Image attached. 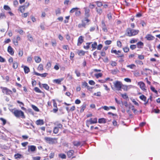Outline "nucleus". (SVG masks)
<instances>
[{
    "label": "nucleus",
    "mask_w": 160,
    "mask_h": 160,
    "mask_svg": "<svg viewBox=\"0 0 160 160\" xmlns=\"http://www.w3.org/2000/svg\"><path fill=\"white\" fill-rule=\"evenodd\" d=\"M73 143L74 146L78 147L80 145V143L78 141H74L73 142Z\"/></svg>",
    "instance_id": "obj_32"
},
{
    "label": "nucleus",
    "mask_w": 160,
    "mask_h": 160,
    "mask_svg": "<svg viewBox=\"0 0 160 160\" xmlns=\"http://www.w3.org/2000/svg\"><path fill=\"white\" fill-rule=\"evenodd\" d=\"M121 95L122 98L124 99H127V98H128V97L126 93L121 94Z\"/></svg>",
    "instance_id": "obj_44"
},
{
    "label": "nucleus",
    "mask_w": 160,
    "mask_h": 160,
    "mask_svg": "<svg viewBox=\"0 0 160 160\" xmlns=\"http://www.w3.org/2000/svg\"><path fill=\"white\" fill-rule=\"evenodd\" d=\"M95 3L97 4L98 7H100L103 5V3L100 1H96Z\"/></svg>",
    "instance_id": "obj_24"
},
{
    "label": "nucleus",
    "mask_w": 160,
    "mask_h": 160,
    "mask_svg": "<svg viewBox=\"0 0 160 160\" xmlns=\"http://www.w3.org/2000/svg\"><path fill=\"white\" fill-rule=\"evenodd\" d=\"M18 3L17 0H15L13 1V5L15 6H17L18 5Z\"/></svg>",
    "instance_id": "obj_60"
},
{
    "label": "nucleus",
    "mask_w": 160,
    "mask_h": 160,
    "mask_svg": "<svg viewBox=\"0 0 160 160\" xmlns=\"http://www.w3.org/2000/svg\"><path fill=\"white\" fill-rule=\"evenodd\" d=\"M102 108H103L105 110L108 111L110 109V108L107 106H104L102 107Z\"/></svg>",
    "instance_id": "obj_59"
},
{
    "label": "nucleus",
    "mask_w": 160,
    "mask_h": 160,
    "mask_svg": "<svg viewBox=\"0 0 160 160\" xmlns=\"http://www.w3.org/2000/svg\"><path fill=\"white\" fill-rule=\"evenodd\" d=\"M86 122H89L90 124H93L96 123L97 122V118H95L93 119L90 118L89 120H87Z\"/></svg>",
    "instance_id": "obj_9"
},
{
    "label": "nucleus",
    "mask_w": 160,
    "mask_h": 160,
    "mask_svg": "<svg viewBox=\"0 0 160 160\" xmlns=\"http://www.w3.org/2000/svg\"><path fill=\"white\" fill-rule=\"evenodd\" d=\"M36 124L37 125H42L44 124V121L43 120L39 119L36 121Z\"/></svg>",
    "instance_id": "obj_16"
},
{
    "label": "nucleus",
    "mask_w": 160,
    "mask_h": 160,
    "mask_svg": "<svg viewBox=\"0 0 160 160\" xmlns=\"http://www.w3.org/2000/svg\"><path fill=\"white\" fill-rule=\"evenodd\" d=\"M34 90L35 91L38 93H41L42 92V91L38 87L35 88Z\"/></svg>",
    "instance_id": "obj_36"
},
{
    "label": "nucleus",
    "mask_w": 160,
    "mask_h": 160,
    "mask_svg": "<svg viewBox=\"0 0 160 160\" xmlns=\"http://www.w3.org/2000/svg\"><path fill=\"white\" fill-rule=\"evenodd\" d=\"M42 87L47 90H48L49 89V87L48 84H42Z\"/></svg>",
    "instance_id": "obj_29"
},
{
    "label": "nucleus",
    "mask_w": 160,
    "mask_h": 160,
    "mask_svg": "<svg viewBox=\"0 0 160 160\" xmlns=\"http://www.w3.org/2000/svg\"><path fill=\"white\" fill-rule=\"evenodd\" d=\"M113 83L115 88H116V89L117 90H121L122 86V84L121 82L118 81H117L115 82H114Z\"/></svg>",
    "instance_id": "obj_5"
},
{
    "label": "nucleus",
    "mask_w": 160,
    "mask_h": 160,
    "mask_svg": "<svg viewBox=\"0 0 160 160\" xmlns=\"http://www.w3.org/2000/svg\"><path fill=\"white\" fill-rule=\"evenodd\" d=\"M0 120H1L2 122V125H5L6 123V121L5 119L3 118H0Z\"/></svg>",
    "instance_id": "obj_40"
},
{
    "label": "nucleus",
    "mask_w": 160,
    "mask_h": 160,
    "mask_svg": "<svg viewBox=\"0 0 160 160\" xmlns=\"http://www.w3.org/2000/svg\"><path fill=\"white\" fill-rule=\"evenodd\" d=\"M137 45L138 48H142V47L143 46V43L142 42L140 41L137 43Z\"/></svg>",
    "instance_id": "obj_20"
},
{
    "label": "nucleus",
    "mask_w": 160,
    "mask_h": 160,
    "mask_svg": "<svg viewBox=\"0 0 160 160\" xmlns=\"http://www.w3.org/2000/svg\"><path fill=\"white\" fill-rule=\"evenodd\" d=\"M150 88L151 90L153 92L156 93H158L157 91L155 89V88L154 87L152 86H151Z\"/></svg>",
    "instance_id": "obj_54"
},
{
    "label": "nucleus",
    "mask_w": 160,
    "mask_h": 160,
    "mask_svg": "<svg viewBox=\"0 0 160 160\" xmlns=\"http://www.w3.org/2000/svg\"><path fill=\"white\" fill-rule=\"evenodd\" d=\"M23 54V51L22 50H20L18 52V55L19 56L21 57L22 56Z\"/></svg>",
    "instance_id": "obj_62"
},
{
    "label": "nucleus",
    "mask_w": 160,
    "mask_h": 160,
    "mask_svg": "<svg viewBox=\"0 0 160 160\" xmlns=\"http://www.w3.org/2000/svg\"><path fill=\"white\" fill-rule=\"evenodd\" d=\"M8 51L9 53L12 55L14 54V51L13 49L10 46H9L8 48Z\"/></svg>",
    "instance_id": "obj_13"
},
{
    "label": "nucleus",
    "mask_w": 160,
    "mask_h": 160,
    "mask_svg": "<svg viewBox=\"0 0 160 160\" xmlns=\"http://www.w3.org/2000/svg\"><path fill=\"white\" fill-rule=\"evenodd\" d=\"M138 58L140 60H143L144 58V56L143 55H138Z\"/></svg>",
    "instance_id": "obj_57"
},
{
    "label": "nucleus",
    "mask_w": 160,
    "mask_h": 160,
    "mask_svg": "<svg viewBox=\"0 0 160 160\" xmlns=\"http://www.w3.org/2000/svg\"><path fill=\"white\" fill-rule=\"evenodd\" d=\"M59 156L62 159H65L66 158V156L64 154H59Z\"/></svg>",
    "instance_id": "obj_37"
},
{
    "label": "nucleus",
    "mask_w": 160,
    "mask_h": 160,
    "mask_svg": "<svg viewBox=\"0 0 160 160\" xmlns=\"http://www.w3.org/2000/svg\"><path fill=\"white\" fill-rule=\"evenodd\" d=\"M108 18L109 20H111L112 18V15L111 13H109L107 14Z\"/></svg>",
    "instance_id": "obj_46"
},
{
    "label": "nucleus",
    "mask_w": 160,
    "mask_h": 160,
    "mask_svg": "<svg viewBox=\"0 0 160 160\" xmlns=\"http://www.w3.org/2000/svg\"><path fill=\"white\" fill-rule=\"evenodd\" d=\"M14 157L16 159L20 158L22 157V155L20 154L17 153L14 155Z\"/></svg>",
    "instance_id": "obj_33"
},
{
    "label": "nucleus",
    "mask_w": 160,
    "mask_h": 160,
    "mask_svg": "<svg viewBox=\"0 0 160 160\" xmlns=\"http://www.w3.org/2000/svg\"><path fill=\"white\" fill-rule=\"evenodd\" d=\"M51 64L50 62H48L47 63L45 68L48 70H49L51 67Z\"/></svg>",
    "instance_id": "obj_23"
},
{
    "label": "nucleus",
    "mask_w": 160,
    "mask_h": 160,
    "mask_svg": "<svg viewBox=\"0 0 160 160\" xmlns=\"http://www.w3.org/2000/svg\"><path fill=\"white\" fill-rule=\"evenodd\" d=\"M36 62L37 63H39L41 61V58L38 56H35L34 58Z\"/></svg>",
    "instance_id": "obj_22"
},
{
    "label": "nucleus",
    "mask_w": 160,
    "mask_h": 160,
    "mask_svg": "<svg viewBox=\"0 0 160 160\" xmlns=\"http://www.w3.org/2000/svg\"><path fill=\"white\" fill-rule=\"evenodd\" d=\"M97 46V43L96 42H94L92 44V51H93L96 48V47Z\"/></svg>",
    "instance_id": "obj_19"
},
{
    "label": "nucleus",
    "mask_w": 160,
    "mask_h": 160,
    "mask_svg": "<svg viewBox=\"0 0 160 160\" xmlns=\"http://www.w3.org/2000/svg\"><path fill=\"white\" fill-rule=\"evenodd\" d=\"M44 140L46 142L50 144H53L55 143L56 139L55 138H52L50 137H45Z\"/></svg>",
    "instance_id": "obj_4"
},
{
    "label": "nucleus",
    "mask_w": 160,
    "mask_h": 160,
    "mask_svg": "<svg viewBox=\"0 0 160 160\" xmlns=\"http://www.w3.org/2000/svg\"><path fill=\"white\" fill-rule=\"evenodd\" d=\"M89 83L91 85H95V83L93 81L91 80L89 81Z\"/></svg>",
    "instance_id": "obj_58"
},
{
    "label": "nucleus",
    "mask_w": 160,
    "mask_h": 160,
    "mask_svg": "<svg viewBox=\"0 0 160 160\" xmlns=\"http://www.w3.org/2000/svg\"><path fill=\"white\" fill-rule=\"evenodd\" d=\"M18 41H17V40L16 39H14L13 40V43L15 46H18Z\"/></svg>",
    "instance_id": "obj_53"
},
{
    "label": "nucleus",
    "mask_w": 160,
    "mask_h": 160,
    "mask_svg": "<svg viewBox=\"0 0 160 160\" xmlns=\"http://www.w3.org/2000/svg\"><path fill=\"white\" fill-rule=\"evenodd\" d=\"M92 42L87 43H86V45H84L83 46V48L84 49L88 50V49L90 47V45Z\"/></svg>",
    "instance_id": "obj_26"
},
{
    "label": "nucleus",
    "mask_w": 160,
    "mask_h": 160,
    "mask_svg": "<svg viewBox=\"0 0 160 160\" xmlns=\"http://www.w3.org/2000/svg\"><path fill=\"white\" fill-rule=\"evenodd\" d=\"M79 8H72L70 11V13H73L75 11H77Z\"/></svg>",
    "instance_id": "obj_39"
},
{
    "label": "nucleus",
    "mask_w": 160,
    "mask_h": 160,
    "mask_svg": "<svg viewBox=\"0 0 160 160\" xmlns=\"http://www.w3.org/2000/svg\"><path fill=\"white\" fill-rule=\"evenodd\" d=\"M86 108V106L85 104H83L82 106H81V108L80 110V112H83L84 109H85Z\"/></svg>",
    "instance_id": "obj_42"
},
{
    "label": "nucleus",
    "mask_w": 160,
    "mask_h": 160,
    "mask_svg": "<svg viewBox=\"0 0 160 160\" xmlns=\"http://www.w3.org/2000/svg\"><path fill=\"white\" fill-rule=\"evenodd\" d=\"M135 62L137 64L139 65H142L143 64V63L142 61L138 60H136L135 61Z\"/></svg>",
    "instance_id": "obj_45"
},
{
    "label": "nucleus",
    "mask_w": 160,
    "mask_h": 160,
    "mask_svg": "<svg viewBox=\"0 0 160 160\" xmlns=\"http://www.w3.org/2000/svg\"><path fill=\"white\" fill-rule=\"evenodd\" d=\"M136 67V65L134 64H131V65H128L127 66V68H130L132 69H134Z\"/></svg>",
    "instance_id": "obj_30"
},
{
    "label": "nucleus",
    "mask_w": 160,
    "mask_h": 160,
    "mask_svg": "<svg viewBox=\"0 0 160 160\" xmlns=\"http://www.w3.org/2000/svg\"><path fill=\"white\" fill-rule=\"evenodd\" d=\"M59 131V129L58 128V127H55L53 129V133L55 134H57Z\"/></svg>",
    "instance_id": "obj_34"
},
{
    "label": "nucleus",
    "mask_w": 160,
    "mask_h": 160,
    "mask_svg": "<svg viewBox=\"0 0 160 160\" xmlns=\"http://www.w3.org/2000/svg\"><path fill=\"white\" fill-rule=\"evenodd\" d=\"M38 69L39 70H43V66L42 64H40L39 65L38 67Z\"/></svg>",
    "instance_id": "obj_48"
},
{
    "label": "nucleus",
    "mask_w": 160,
    "mask_h": 160,
    "mask_svg": "<svg viewBox=\"0 0 160 160\" xmlns=\"http://www.w3.org/2000/svg\"><path fill=\"white\" fill-rule=\"evenodd\" d=\"M55 12L56 15H59L61 13V10L60 8H58L56 10Z\"/></svg>",
    "instance_id": "obj_43"
},
{
    "label": "nucleus",
    "mask_w": 160,
    "mask_h": 160,
    "mask_svg": "<svg viewBox=\"0 0 160 160\" xmlns=\"http://www.w3.org/2000/svg\"><path fill=\"white\" fill-rule=\"evenodd\" d=\"M13 68L14 69L17 68L18 67V63L16 62H15L13 63Z\"/></svg>",
    "instance_id": "obj_49"
},
{
    "label": "nucleus",
    "mask_w": 160,
    "mask_h": 160,
    "mask_svg": "<svg viewBox=\"0 0 160 160\" xmlns=\"http://www.w3.org/2000/svg\"><path fill=\"white\" fill-rule=\"evenodd\" d=\"M138 85L139 86L140 88L143 91H145L146 90L145 88V85L143 82H139L138 83Z\"/></svg>",
    "instance_id": "obj_10"
},
{
    "label": "nucleus",
    "mask_w": 160,
    "mask_h": 160,
    "mask_svg": "<svg viewBox=\"0 0 160 160\" xmlns=\"http://www.w3.org/2000/svg\"><path fill=\"white\" fill-rule=\"evenodd\" d=\"M136 48V45H131L130 46V48L132 49L133 50Z\"/></svg>",
    "instance_id": "obj_56"
},
{
    "label": "nucleus",
    "mask_w": 160,
    "mask_h": 160,
    "mask_svg": "<svg viewBox=\"0 0 160 160\" xmlns=\"http://www.w3.org/2000/svg\"><path fill=\"white\" fill-rule=\"evenodd\" d=\"M32 108L36 112H39V109L37 107L34 105H32L31 106Z\"/></svg>",
    "instance_id": "obj_31"
},
{
    "label": "nucleus",
    "mask_w": 160,
    "mask_h": 160,
    "mask_svg": "<svg viewBox=\"0 0 160 160\" xmlns=\"http://www.w3.org/2000/svg\"><path fill=\"white\" fill-rule=\"evenodd\" d=\"M111 65L113 66H116L117 65V63L115 61H112Z\"/></svg>",
    "instance_id": "obj_52"
},
{
    "label": "nucleus",
    "mask_w": 160,
    "mask_h": 160,
    "mask_svg": "<svg viewBox=\"0 0 160 160\" xmlns=\"http://www.w3.org/2000/svg\"><path fill=\"white\" fill-rule=\"evenodd\" d=\"M90 22V20L87 18L85 17L84 19L82 20V23H79L78 25V27L79 28L82 27L85 28L87 25H88L89 24V22Z\"/></svg>",
    "instance_id": "obj_3"
},
{
    "label": "nucleus",
    "mask_w": 160,
    "mask_h": 160,
    "mask_svg": "<svg viewBox=\"0 0 160 160\" xmlns=\"http://www.w3.org/2000/svg\"><path fill=\"white\" fill-rule=\"evenodd\" d=\"M36 147L35 146L33 145H30L28 146V150L29 152L31 151V152H34L36 150Z\"/></svg>",
    "instance_id": "obj_12"
},
{
    "label": "nucleus",
    "mask_w": 160,
    "mask_h": 160,
    "mask_svg": "<svg viewBox=\"0 0 160 160\" xmlns=\"http://www.w3.org/2000/svg\"><path fill=\"white\" fill-rule=\"evenodd\" d=\"M97 12L99 14L101 15L102 12V10L101 8H95Z\"/></svg>",
    "instance_id": "obj_27"
},
{
    "label": "nucleus",
    "mask_w": 160,
    "mask_h": 160,
    "mask_svg": "<svg viewBox=\"0 0 160 160\" xmlns=\"http://www.w3.org/2000/svg\"><path fill=\"white\" fill-rule=\"evenodd\" d=\"M24 124L26 126V127L28 128H31L28 122H26L24 123Z\"/></svg>",
    "instance_id": "obj_61"
},
{
    "label": "nucleus",
    "mask_w": 160,
    "mask_h": 160,
    "mask_svg": "<svg viewBox=\"0 0 160 160\" xmlns=\"http://www.w3.org/2000/svg\"><path fill=\"white\" fill-rule=\"evenodd\" d=\"M55 124L57 125L56 127H58V129L59 128L61 129L62 128V124L59 123L56 124V123Z\"/></svg>",
    "instance_id": "obj_41"
},
{
    "label": "nucleus",
    "mask_w": 160,
    "mask_h": 160,
    "mask_svg": "<svg viewBox=\"0 0 160 160\" xmlns=\"http://www.w3.org/2000/svg\"><path fill=\"white\" fill-rule=\"evenodd\" d=\"M84 41L83 37L82 36H80L78 39V42L77 43L78 46H80L83 42Z\"/></svg>",
    "instance_id": "obj_11"
},
{
    "label": "nucleus",
    "mask_w": 160,
    "mask_h": 160,
    "mask_svg": "<svg viewBox=\"0 0 160 160\" xmlns=\"http://www.w3.org/2000/svg\"><path fill=\"white\" fill-rule=\"evenodd\" d=\"M129 48L128 47H126L123 48V50L125 52H127L129 51Z\"/></svg>",
    "instance_id": "obj_55"
},
{
    "label": "nucleus",
    "mask_w": 160,
    "mask_h": 160,
    "mask_svg": "<svg viewBox=\"0 0 160 160\" xmlns=\"http://www.w3.org/2000/svg\"><path fill=\"white\" fill-rule=\"evenodd\" d=\"M12 112L17 118L21 117L22 118H25L24 112L21 110L14 109L12 110Z\"/></svg>",
    "instance_id": "obj_2"
},
{
    "label": "nucleus",
    "mask_w": 160,
    "mask_h": 160,
    "mask_svg": "<svg viewBox=\"0 0 160 160\" xmlns=\"http://www.w3.org/2000/svg\"><path fill=\"white\" fill-rule=\"evenodd\" d=\"M24 72L25 73H28L30 71L29 68L27 66H25L24 68Z\"/></svg>",
    "instance_id": "obj_25"
},
{
    "label": "nucleus",
    "mask_w": 160,
    "mask_h": 160,
    "mask_svg": "<svg viewBox=\"0 0 160 160\" xmlns=\"http://www.w3.org/2000/svg\"><path fill=\"white\" fill-rule=\"evenodd\" d=\"M0 88L2 89L3 93L6 95H10L12 94V91L7 88L1 87Z\"/></svg>",
    "instance_id": "obj_6"
},
{
    "label": "nucleus",
    "mask_w": 160,
    "mask_h": 160,
    "mask_svg": "<svg viewBox=\"0 0 160 160\" xmlns=\"http://www.w3.org/2000/svg\"><path fill=\"white\" fill-rule=\"evenodd\" d=\"M74 152L73 150H71L68 151L67 152V155L69 158H70L72 156Z\"/></svg>",
    "instance_id": "obj_17"
},
{
    "label": "nucleus",
    "mask_w": 160,
    "mask_h": 160,
    "mask_svg": "<svg viewBox=\"0 0 160 160\" xmlns=\"http://www.w3.org/2000/svg\"><path fill=\"white\" fill-rule=\"evenodd\" d=\"M82 88H83V87H87L88 85V83L85 82H82Z\"/></svg>",
    "instance_id": "obj_51"
},
{
    "label": "nucleus",
    "mask_w": 160,
    "mask_h": 160,
    "mask_svg": "<svg viewBox=\"0 0 160 160\" xmlns=\"http://www.w3.org/2000/svg\"><path fill=\"white\" fill-rule=\"evenodd\" d=\"M95 76L97 78H99L101 77L102 76V74L100 73L95 74Z\"/></svg>",
    "instance_id": "obj_50"
},
{
    "label": "nucleus",
    "mask_w": 160,
    "mask_h": 160,
    "mask_svg": "<svg viewBox=\"0 0 160 160\" xmlns=\"http://www.w3.org/2000/svg\"><path fill=\"white\" fill-rule=\"evenodd\" d=\"M26 4H27V5L26 6L25 5L21 6L19 7V10L22 13L24 12L25 11V9L27 8L29 6V4L28 2H26Z\"/></svg>",
    "instance_id": "obj_8"
},
{
    "label": "nucleus",
    "mask_w": 160,
    "mask_h": 160,
    "mask_svg": "<svg viewBox=\"0 0 160 160\" xmlns=\"http://www.w3.org/2000/svg\"><path fill=\"white\" fill-rule=\"evenodd\" d=\"M83 9L84 11L85 17L88 18L90 16V9L88 7H84Z\"/></svg>",
    "instance_id": "obj_7"
},
{
    "label": "nucleus",
    "mask_w": 160,
    "mask_h": 160,
    "mask_svg": "<svg viewBox=\"0 0 160 160\" xmlns=\"http://www.w3.org/2000/svg\"><path fill=\"white\" fill-rule=\"evenodd\" d=\"M63 80V78L54 79L53 80V82L59 84L61 83V82Z\"/></svg>",
    "instance_id": "obj_18"
},
{
    "label": "nucleus",
    "mask_w": 160,
    "mask_h": 160,
    "mask_svg": "<svg viewBox=\"0 0 160 160\" xmlns=\"http://www.w3.org/2000/svg\"><path fill=\"white\" fill-rule=\"evenodd\" d=\"M27 37L28 38V40H29L30 42H33V38L32 36H31L30 35H28L27 36Z\"/></svg>",
    "instance_id": "obj_38"
},
{
    "label": "nucleus",
    "mask_w": 160,
    "mask_h": 160,
    "mask_svg": "<svg viewBox=\"0 0 160 160\" xmlns=\"http://www.w3.org/2000/svg\"><path fill=\"white\" fill-rule=\"evenodd\" d=\"M139 32V30L131 29L130 28H128L126 30L125 35L131 37L137 34Z\"/></svg>",
    "instance_id": "obj_1"
},
{
    "label": "nucleus",
    "mask_w": 160,
    "mask_h": 160,
    "mask_svg": "<svg viewBox=\"0 0 160 160\" xmlns=\"http://www.w3.org/2000/svg\"><path fill=\"white\" fill-rule=\"evenodd\" d=\"M142 100L146 102L147 100V98L144 95H142L139 97Z\"/></svg>",
    "instance_id": "obj_28"
},
{
    "label": "nucleus",
    "mask_w": 160,
    "mask_h": 160,
    "mask_svg": "<svg viewBox=\"0 0 160 160\" xmlns=\"http://www.w3.org/2000/svg\"><path fill=\"white\" fill-rule=\"evenodd\" d=\"M145 38L148 40H152L154 39V37L151 34H148L145 37Z\"/></svg>",
    "instance_id": "obj_14"
},
{
    "label": "nucleus",
    "mask_w": 160,
    "mask_h": 160,
    "mask_svg": "<svg viewBox=\"0 0 160 160\" xmlns=\"http://www.w3.org/2000/svg\"><path fill=\"white\" fill-rule=\"evenodd\" d=\"M34 73L35 75L37 76H40L42 77H45L48 74L47 73H45L43 74H40L36 72H34Z\"/></svg>",
    "instance_id": "obj_15"
},
{
    "label": "nucleus",
    "mask_w": 160,
    "mask_h": 160,
    "mask_svg": "<svg viewBox=\"0 0 160 160\" xmlns=\"http://www.w3.org/2000/svg\"><path fill=\"white\" fill-rule=\"evenodd\" d=\"M89 7L91 9H93L95 8V5L90 3L89 5Z\"/></svg>",
    "instance_id": "obj_64"
},
{
    "label": "nucleus",
    "mask_w": 160,
    "mask_h": 160,
    "mask_svg": "<svg viewBox=\"0 0 160 160\" xmlns=\"http://www.w3.org/2000/svg\"><path fill=\"white\" fill-rule=\"evenodd\" d=\"M119 72V71L117 68L114 70L112 71V73L113 74H116L118 72Z\"/></svg>",
    "instance_id": "obj_47"
},
{
    "label": "nucleus",
    "mask_w": 160,
    "mask_h": 160,
    "mask_svg": "<svg viewBox=\"0 0 160 160\" xmlns=\"http://www.w3.org/2000/svg\"><path fill=\"white\" fill-rule=\"evenodd\" d=\"M112 42V41L110 40H107L105 42V43L106 45H109Z\"/></svg>",
    "instance_id": "obj_63"
},
{
    "label": "nucleus",
    "mask_w": 160,
    "mask_h": 160,
    "mask_svg": "<svg viewBox=\"0 0 160 160\" xmlns=\"http://www.w3.org/2000/svg\"><path fill=\"white\" fill-rule=\"evenodd\" d=\"M106 122V119L104 118H101L98 119V122L99 123H105Z\"/></svg>",
    "instance_id": "obj_21"
},
{
    "label": "nucleus",
    "mask_w": 160,
    "mask_h": 160,
    "mask_svg": "<svg viewBox=\"0 0 160 160\" xmlns=\"http://www.w3.org/2000/svg\"><path fill=\"white\" fill-rule=\"evenodd\" d=\"M3 8L6 10L10 11L11 10L10 8L8 5H4Z\"/></svg>",
    "instance_id": "obj_35"
}]
</instances>
